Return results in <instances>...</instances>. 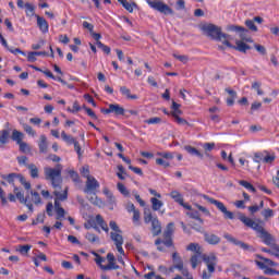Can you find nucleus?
<instances>
[{"label": "nucleus", "mask_w": 279, "mask_h": 279, "mask_svg": "<svg viewBox=\"0 0 279 279\" xmlns=\"http://www.w3.org/2000/svg\"><path fill=\"white\" fill-rule=\"evenodd\" d=\"M202 31L204 32L205 36H207L211 40L222 43V45H226V47H232V44H230L232 37L226 33H222L221 27L215 24H205L202 26Z\"/></svg>", "instance_id": "nucleus-1"}, {"label": "nucleus", "mask_w": 279, "mask_h": 279, "mask_svg": "<svg viewBox=\"0 0 279 279\" xmlns=\"http://www.w3.org/2000/svg\"><path fill=\"white\" fill-rule=\"evenodd\" d=\"M44 173L46 180L51 182L53 189L60 187V184H62V165H57L54 168L46 167Z\"/></svg>", "instance_id": "nucleus-2"}, {"label": "nucleus", "mask_w": 279, "mask_h": 279, "mask_svg": "<svg viewBox=\"0 0 279 279\" xmlns=\"http://www.w3.org/2000/svg\"><path fill=\"white\" fill-rule=\"evenodd\" d=\"M1 178L2 180H5L9 184H12V186H14V182L19 180V182L24 185V189L26 191H29L32 189V183L27 182L25 180V177H23V174L21 173L12 172L9 174H2Z\"/></svg>", "instance_id": "nucleus-3"}, {"label": "nucleus", "mask_w": 279, "mask_h": 279, "mask_svg": "<svg viewBox=\"0 0 279 279\" xmlns=\"http://www.w3.org/2000/svg\"><path fill=\"white\" fill-rule=\"evenodd\" d=\"M203 197L206 199V202H209V204H214V206H216V208H218V210H220V213H222L223 217L226 219H234V213L228 210V207H226V205L215 198L209 197L206 194H203Z\"/></svg>", "instance_id": "nucleus-4"}, {"label": "nucleus", "mask_w": 279, "mask_h": 279, "mask_svg": "<svg viewBox=\"0 0 279 279\" xmlns=\"http://www.w3.org/2000/svg\"><path fill=\"white\" fill-rule=\"evenodd\" d=\"M238 219H240L242 223L246 226V228H252V230H255V232H257V234L259 235L266 231L265 228H263V226L252 220V218L246 217L244 214L240 213Z\"/></svg>", "instance_id": "nucleus-5"}, {"label": "nucleus", "mask_w": 279, "mask_h": 279, "mask_svg": "<svg viewBox=\"0 0 279 279\" xmlns=\"http://www.w3.org/2000/svg\"><path fill=\"white\" fill-rule=\"evenodd\" d=\"M146 3H148L153 10H157V12H160L161 14H173V9L160 0H146Z\"/></svg>", "instance_id": "nucleus-6"}, {"label": "nucleus", "mask_w": 279, "mask_h": 279, "mask_svg": "<svg viewBox=\"0 0 279 279\" xmlns=\"http://www.w3.org/2000/svg\"><path fill=\"white\" fill-rule=\"evenodd\" d=\"M223 236L229 241V243H233V245L241 247V250H244V252H256L254 246L238 240L236 238L232 236L230 233H225Z\"/></svg>", "instance_id": "nucleus-7"}, {"label": "nucleus", "mask_w": 279, "mask_h": 279, "mask_svg": "<svg viewBox=\"0 0 279 279\" xmlns=\"http://www.w3.org/2000/svg\"><path fill=\"white\" fill-rule=\"evenodd\" d=\"M97 189H99V181H97L95 177H88L85 183L84 193L95 195V193H97Z\"/></svg>", "instance_id": "nucleus-8"}, {"label": "nucleus", "mask_w": 279, "mask_h": 279, "mask_svg": "<svg viewBox=\"0 0 279 279\" xmlns=\"http://www.w3.org/2000/svg\"><path fill=\"white\" fill-rule=\"evenodd\" d=\"M229 31L230 32H239L240 38L243 43H254V40H252V37H243L244 34H248V32H250L243 26L231 25V26H229Z\"/></svg>", "instance_id": "nucleus-9"}, {"label": "nucleus", "mask_w": 279, "mask_h": 279, "mask_svg": "<svg viewBox=\"0 0 279 279\" xmlns=\"http://www.w3.org/2000/svg\"><path fill=\"white\" fill-rule=\"evenodd\" d=\"M257 258H259V260H255L257 267H259V269H267L268 267H277L278 264H276V262L269 259V258H265L262 255H257Z\"/></svg>", "instance_id": "nucleus-10"}, {"label": "nucleus", "mask_w": 279, "mask_h": 279, "mask_svg": "<svg viewBox=\"0 0 279 279\" xmlns=\"http://www.w3.org/2000/svg\"><path fill=\"white\" fill-rule=\"evenodd\" d=\"M204 239L209 245H219L221 243V238L215 233L204 232Z\"/></svg>", "instance_id": "nucleus-11"}, {"label": "nucleus", "mask_w": 279, "mask_h": 279, "mask_svg": "<svg viewBox=\"0 0 279 279\" xmlns=\"http://www.w3.org/2000/svg\"><path fill=\"white\" fill-rule=\"evenodd\" d=\"M37 19V26L39 27L40 32L43 34H47L49 32V23H47V20L40 15H35Z\"/></svg>", "instance_id": "nucleus-12"}, {"label": "nucleus", "mask_w": 279, "mask_h": 279, "mask_svg": "<svg viewBox=\"0 0 279 279\" xmlns=\"http://www.w3.org/2000/svg\"><path fill=\"white\" fill-rule=\"evenodd\" d=\"M235 45L236 46L229 47V49H235L236 51H241V53H246L247 50L252 49V47L243 40H236Z\"/></svg>", "instance_id": "nucleus-13"}, {"label": "nucleus", "mask_w": 279, "mask_h": 279, "mask_svg": "<svg viewBox=\"0 0 279 279\" xmlns=\"http://www.w3.org/2000/svg\"><path fill=\"white\" fill-rule=\"evenodd\" d=\"M151 232L154 236H158L162 232V227L160 226V221L158 218H154L151 222Z\"/></svg>", "instance_id": "nucleus-14"}, {"label": "nucleus", "mask_w": 279, "mask_h": 279, "mask_svg": "<svg viewBox=\"0 0 279 279\" xmlns=\"http://www.w3.org/2000/svg\"><path fill=\"white\" fill-rule=\"evenodd\" d=\"M38 147H39L40 154H47L49 143L47 142V136L46 135H40Z\"/></svg>", "instance_id": "nucleus-15"}, {"label": "nucleus", "mask_w": 279, "mask_h": 279, "mask_svg": "<svg viewBox=\"0 0 279 279\" xmlns=\"http://www.w3.org/2000/svg\"><path fill=\"white\" fill-rule=\"evenodd\" d=\"M111 113L117 117H125V109L117 104H111Z\"/></svg>", "instance_id": "nucleus-16"}, {"label": "nucleus", "mask_w": 279, "mask_h": 279, "mask_svg": "<svg viewBox=\"0 0 279 279\" xmlns=\"http://www.w3.org/2000/svg\"><path fill=\"white\" fill-rule=\"evenodd\" d=\"M259 239L264 241L265 245H274V236L267 230L259 234Z\"/></svg>", "instance_id": "nucleus-17"}, {"label": "nucleus", "mask_w": 279, "mask_h": 279, "mask_svg": "<svg viewBox=\"0 0 279 279\" xmlns=\"http://www.w3.org/2000/svg\"><path fill=\"white\" fill-rule=\"evenodd\" d=\"M185 151H187V154H190L191 156H197V158H204V154H201L199 150H197V148L191 146V145H186L184 146Z\"/></svg>", "instance_id": "nucleus-18"}, {"label": "nucleus", "mask_w": 279, "mask_h": 279, "mask_svg": "<svg viewBox=\"0 0 279 279\" xmlns=\"http://www.w3.org/2000/svg\"><path fill=\"white\" fill-rule=\"evenodd\" d=\"M53 194L60 202H65V199H69V187H65L63 193L54 191Z\"/></svg>", "instance_id": "nucleus-19"}, {"label": "nucleus", "mask_w": 279, "mask_h": 279, "mask_svg": "<svg viewBox=\"0 0 279 279\" xmlns=\"http://www.w3.org/2000/svg\"><path fill=\"white\" fill-rule=\"evenodd\" d=\"M111 240H113L114 245H123V235L117 232L110 233Z\"/></svg>", "instance_id": "nucleus-20"}, {"label": "nucleus", "mask_w": 279, "mask_h": 279, "mask_svg": "<svg viewBox=\"0 0 279 279\" xmlns=\"http://www.w3.org/2000/svg\"><path fill=\"white\" fill-rule=\"evenodd\" d=\"M23 133L21 131H17V130H13V133H12V141H15V143L19 145L20 143H23Z\"/></svg>", "instance_id": "nucleus-21"}, {"label": "nucleus", "mask_w": 279, "mask_h": 279, "mask_svg": "<svg viewBox=\"0 0 279 279\" xmlns=\"http://www.w3.org/2000/svg\"><path fill=\"white\" fill-rule=\"evenodd\" d=\"M186 250L189 252H195L196 255H202V246H199L197 243H190L187 246H186Z\"/></svg>", "instance_id": "nucleus-22"}, {"label": "nucleus", "mask_w": 279, "mask_h": 279, "mask_svg": "<svg viewBox=\"0 0 279 279\" xmlns=\"http://www.w3.org/2000/svg\"><path fill=\"white\" fill-rule=\"evenodd\" d=\"M118 2L121 3L128 12H134V7L136 8V2L130 3L128 0H118Z\"/></svg>", "instance_id": "nucleus-23"}, {"label": "nucleus", "mask_w": 279, "mask_h": 279, "mask_svg": "<svg viewBox=\"0 0 279 279\" xmlns=\"http://www.w3.org/2000/svg\"><path fill=\"white\" fill-rule=\"evenodd\" d=\"M150 204H151L153 210H160L161 206H165L162 201H160L156 197L150 198Z\"/></svg>", "instance_id": "nucleus-24"}, {"label": "nucleus", "mask_w": 279, "mask_h": 279, "mask_svg": "<svg viewBox=\"0 0 279 279\" xmlns=\"http://www.w3.org/2000/svg\"><path fill=\"white\" fill-rule=\"evenodd\" d=\"M28 195H31L29 199L32 203L34 202L36 205L41 203L40 194H38V192H34L31 190V191H28Z\"/></svg>", "instance_id": "nucleus-25"}, {"label": "nucleus", "mask_w": 279, "mask_h": 279, "mask_svg": "<svg viewBox=\"0 0 279 279\" xmlns=\"http://www.w3.org/2000/svg\"><path fill=\"white\" fill-rule=\"evenodd\" d=\"M203 260L206 265H217V256L215 255H203Z\"/></svg>", "instance_id": "nucleus-26"}, {"label": "nucleus", "mask_w": 279, "mask_h": 279, "mask_svg": "<svg viewBox=\"0 0 279 279\" xmlns=\"http://www.w3.org/2000/svg\"><path fill=\"white\" fill-rule=\"evenodd\" d=\"M174 226L173 222H169L167 228H166V231L163 232V239H169V236H173V232H174Z\"/></svg>", "instance_id": "nucleus-27"}, {"label": "nucleus", "mask_w": 279, "mask_h": 279, "mask_svg": "<svg viewBox=\"0 0 279 279\" xmlns=\"http://www.w3.org/2000/svg\"><path fill=\"white\" fill-rule=\"evenodd\" d=\"M120 93L124 95V97H128V99H138V96L132 95L130 88L125 86L120 87Z\"/></svg>", "instance_id": "nucleus-28"}, {"label": "nucleus", "mask_w": 279, "mask_h": 279, "mask_svg": "<svg viewBox=\"0 0 279 279\" xmlns=\"http://www.w3.org/2000/svg\"><path fill=\"white\" fill-rule=\"evenodd\" d=\"M15 197H17L20 204H27L28 201L31 199L29 198V191L26 193V196L22 192H19V193L15 194Z\"/></svg>", "instance_id": "nucleus-29"}, {"label": "nucleus", "mask_w": 279, "mask_h": 279, "mask_svg": "<svg viewBox=\"0 0 279 279\" xmlns=\"http://www.w3.org/2000/svg\"><path fill=\"white\" fill-rule=\"evenodd\" d=\"M89 202L90 204H94V206H104V201H101V198L97 197V192H95V194H93V196L89 197Z\"/></svg>", "instance_id": "nucleus-30"}, {"label": "nucleus", "mask_w": 279, "mask_h": 279, "mask_svg": "<svg viewBox=\"0 0 279 279\" xmlns=\"http://www.w3.org/2000/svg\"><path fill=\"white\" fill-rule=\"evenodd\" d=\"M240 186H244V189H247V191H251V193H256V187L252 185L250 182L245 180H240L239 181Z\"/></svg>", "instance_id": "nucleus-31"}, {"label": "nucleus", "mask_w": 279, "mask_h": 279, "mask_svg": "<svg viewBox=\"0 0 279 279\" xmlns=\"http://www.w3.org/2000/svg\"><path fill=\"white\" fill-rule=\"evenodd\" d=\"M27 169L29 170L31 178H38V167H36V165L29 163L27 165Z\"/></svg>", "instance_id": "nucleus-32"}, {"label": "nucleus", "mask_w": 279, "mask_h": 279, "mask_svg": "<svg viewBox=\"0 0 279 279\" xmlns=\"http://www.w3.org/2000/svg\"><path fill=\"white\" fill-rule=\"evenodd\" d=\"M24 8L26 10V16H34L35 14V10L36 8L34 7V4L29 3V2H26L24 4Z\"/></svg>", "instance_id": "nucleus-33"}, {"label": "nucleus", "mask_w": 279, "mask_h": 279, "mask_svg": "<svg viewBox=\"0 0 279 279\" xmlns=\"http://www.w3.org/2000/svg\"><path fill=\"white\" fill-rule=\"evenodd\" d=\"M61 138L62 141H64V143H68V145H73L75 142V138L69 134H66V132H62L61 133Z\"/></svg>", "instance_id": "nucleus-34"}, {"label": "nucleus", "mask_w": 279, "mask_h": 279, "mask_svg": "<svg viewBox=\"0 0 279 279\" xmlns=\"http://www.w3.org/2000/svg\"><path fill=\"white\" fill-rule=\"evenodd\" d=\"M170 196L172 197V199H174V202H177V204H182V202L184 201V198H182V194H180V192L178 191H172L170 193Z\"/></svg>", "instance_id": "nucleus-35"}, {"label": "nucleus", "mask_w": 279, "mask_h": 279, "mask_svg": "<svg viewBox=\"0 0 279 279\" xmlns=\"http://www.w3.org/2000/svg\"><path fill=\"white\" fill-rule=\"evenodd\" d=\"M56 211V219L57 221H62V219H64L65 215H66V210H64V208H58V209H54Z\"/></svg>", "instance_id": "nucleus-36"}, {"label": "nucleus", "mask_w": 279, "mask_h": 279, "mask_svg": "<svg viewBox=\"0 0 279 279\" xmlns=\"http://www.w3.org/2000/svg\"><path fill=\"white\" fill-rule=\"evenodd\" d=\"M29 250H32V245L26 244V245H20L16 252H20L22 256H25V254H29Z\"/></svg>", "instance_id": "nucleus-37"}, {"label": "nucleus", "mask_w": 279, "mask_h": 279, "mask_svg": "<svg viewBox=\"0 0 279 279\" xmlns=\"http://www.w3.org/2000/svg\"><path fill=\"white\" fill-rule=\"evenodd\" d=\"M118 191L124 195V197H130V191L128 190V187H125V185L123 183H118Z\"/></svg>", "instance_id": "nucleus-38"}, {"label": "nucleus", "mask_w": 279, "mask_h": 279, "mask_svg": "<svg viewBox=\"0 0 279 279\" xmlns=\"http://www.w3.org/2000/svg\"><path fill=\"white\" fill-rule=\"evenodd\" d=\"M8 138H10V131L3 130L0 136V144L5 145V143H8Z\"/></svg>", "instance_id": "nucleus-39"}, {"label": "nucleus", "mask_w": 279, "mask_h": 279, "mask_svg": "<svg viewBox=\"0 0 279 279\" xmlns=\"http://www.w3.org/2000/svg\"><path fill=\"white\" fill-rule=\"evenodd\" d=\"M85 239H87L89 243H99V236L95 235V233L87 232Z\"/></svg>", "instance_id": "nucleus-40"}, {"label": "nucleus", "mask_w": 279, "mask_h": 279, "mask_svg": "<svg viewBox=\"0 0 279 279\" xmlns=\"http://www.w3.org/2000/svg\"><path fill=\"white\" fill-rule=\"evenodd\" d=\"M145 123L148 125H158L159 123H162V119L158 117L149 118L148 120H145Z\"/></svg>", "instance_id": "nucleus-41"}, {"label": "nucleus", "mask_w": 279, "mask_h": 279, "mask_svg": "<svg viewBox=\"0 0 279 279\" xmlns=\"http://www.w3.org/2000/svg\"><path fill=\"white\" fill-rule=\"evenodd\" d=\"M264 154V162L266 165H271V162H274V160H276V155H269V153L265 151Z\"/></svg>", "instance_id": "nucleus-42"}, {"label": "nucleus", "mask_w": 279, "mask_h": 279, "mask_svg": "<svg viewBox=\"0 0 279 279\" xmlns=\"http://www.w3.org/2000/svg\"><path fill=\"white\" fill-rule=\"evenodd\" d=\"M23 130L24 132H26V134H28L29 136H36V131H34V129L29 125L24 123L23 124Z\"/></svg>", "instance_id": "nucleus-43"}, {"label": "nucleus", "mask_w": 279, "mask_h": 279, "mask_svg": "<svg viewBox=\"0 0 279 279\" xmlns=\"http://www.w3.org/2000/svg\"><path fill=\"white\" fill-rule=\"evenodd\" d=\"M69 175H70L72 182H75L76 184H80V182H81L80 181V174L77 172H75L73 170H70Z\"/></svg>", "instance_id": "nucleus-44"}, {"label": "nucleus", "mask_w": 279, "mask_h": 279, "mask_svg": "<svg viewBox=\"0 0 279 279\" xmlns=\"http://www.w3.org/2000/svg\"><path fill=\"white\" fill-rule=\"evenodd\" d=\"M144 221L145 223H151L154 221V216L151 215V211L149 210L144 211Z\"/></svg>", "instance_id": "nucleus-45"}, {"label": "nucleus", "mask_w": 279, "mask_h": 279, "mask_svg": "<svg viewBox=\"0 0 279 279\" xmlns=\"http://www.w3.org/2000/svg\"><path fill=\"white\" fill-rule=\"evenodd\" d=\"M245 25L251 29V32H258V27L254 24V20H246Z\"/></svg>", "instance_id": "nucleus-46"}, {"label": "nucleus", "mask_w": 279, "mask_h": 279, "mask_svg": "<svg viewBox=\"0 0 279 279\" xmlns=\"http://www.w3.org/2000/svg\"><path fill=\"white\" fill-rule=\"evenodd\" d=\"M17 145H20V151H22L23 154H27V153L32 151V149L29 148V145H27V143H25V142H21Z\"/></svg>", "instance_id": "nucleus-47"}, {"label": "nucleus", "mask_w": 279, "mask_h": 279, "mask_svg": "<svg viewBox=\"0 0 279 279\" xmlns=\"http://www.w3.org/2000/svg\"><path fill=\"white\" fill-rule=\"evenodd\" d=\"M189 215H190V217H191L192 219H196V221H199V223H204V219H202V218L199 217V211L194 210V211H191Z\"/></svg>", "instance_id": "nucleus-48"}, {"label": "nucleus", "mask_w": 279, "mask_h": 279, "mask_svg": "<svg viewBox=\"0 0 279 279\" xmlns=\"http://www.w3.org/2000/svg\"><path fill=\"white\" fill-rule=\"evenodd\" d=\"M156 165H159L160 167H163L165 169H167V167H170L169 161H167V159H163V158H157Z\"/></svg>", "instance_id": "nucleus-49"}, {"label": "nucleus", "mask_w": 279, "mask_h": 279, "mask_svg": "<svg viewBox=\"0 0 279 279\" xmlns=\"http://www.w3.org/2000/svg\"><path fill=\"white\" fill-rule=\"evenodd\" d=\"M265 153H255L254 154V162H264Z\"/></svg>", "instance_id": "nucleus-50"}, {"label": "nucleus", "mask_w": 279, "mask_h": 279, "mask_svg": "<svg viewBox=\"0 0 279 279\" xmlns=\"http://www.w3.org/2000/svg\"><path fill=\"white\" fill-rule=\"evenodd\" d=\"M260 108H263V104L256 101L253 102L251 106L250 114H254V112H256V110H260Z\"/></svg>", "instance_id": "nucleus-51"}, {"label": "nucleus", "mask_w": 279, "mask_h": 279, "mask_svg": "<svg viewBox=\"0 0 279 279\" xmlns=\"http://www.w3.org/2000/svg\"><path fill=\"white\" fill-rule=\"evenodd\" d=\"M158 156H161L165 160H173L175 157L173 153H158Z\"/></svg>", "instance_id": "nucleus-52"}, {"label": "nucleus", "mask_w": 279, "mask_h": 279, "mask_svg": "<svg viewBox=\"0 0 279 279\" xmlns=\"http://www.w3.org/2000/svg\"><path fill=\"white\" fill-rule=\"evenodd\" d=\"M81 173L83 178H86V180H88V178H93V175H90V170L88 169V166L83 167Z\"/></svg>", "instance_id": "nucleus-53"}, {"label": "nucleus", "mask_w": 279, "mask_h": 279, "mask_svg": "<svg viewBox=\"0 0 279 279\" xmlns=\"http://www.w3.org/2000/svg\"><path fill=\"white\" fill-rule=\"evenodd\" d=\"M98 49H101L104 53L109 54L110 53V47L104 45L101 41L96 43Z\"/></svg>", "instance_id": "nucleus-54"}, {"label": "nucleus", "mask_w": 279, "mask_h": 279, "mask_svg": "<svg viewBox=\"0 0 279 279\" xmlns=\"http://www.w3.org/2000/svg\"><path fill=\"white\" fill-rule=\"evenodd\" d=\"M174 121L179 125H189V121L184 120V118H181L180 116L174 114Z\"/></svg>", "instance_id": "nucleus-55"}, {"label": "nucleus", "mask_w": 279, "mask_h": 279, "mask_svg": "<svg viewBox=\"0 0 279 279\" xmlns=\"http://www.w3.org/2000/svg\"><path fill=\"white\" fill-rule=\"evenodd\" d=\"M199 260V255H193L190 259L193 269H197V263Z\"/></svg>", "instance_id": "nucleus-56"}, {"label": "nucleus", "mask_w": 279, "mask_h": 279, "mask_svg": "<svg viewBox=\"0 0 279 279\" xmlns=\"http://www.w3.org/2000/svg\"><path fill=\"white\" fill-rule=\"evenodd\" d=\"M254 47H255L256 51H258V53H260L262 56H265L267 53V49L265 48V46L254 44Z\"/></svg>", "instance_id": "nucleus-57"}, {"label": "nucleus", "mask_w": 279, "mask_h": 279, "mask_svg": "<svg viewBox=\"0 0 279 279\" xmlns=\"http://www.w3.org/2000/svg\"><path fill=\"white\" fill-rule=\"evenodd\" d=\"M141 220V211L134 210L133 211V222L135 226H140L138 221Z\"/></svg>", "instance_id": "nucleus-58"}, {"label": "nucleus", "mask_w": 279, "mask_h": 279, "mask_svg": "<svg viewBox=\"0 0 279 279\" xmlns=\"http://www.w3.org/2000/svg\"><path fill=\"white\" fill-rule=\"evenodd\" d=\"M262 215L265 219H270V217H274V211L272 209L267 208L262 211Z\"/></svg>", "instance_id": "nucleus-59"}, {"label": "nucleus", "mask_w": 279, "mask_h": 279, "mask_svg": "<svg viewBox=\"0 0 279 279\" xmlns=\"http://www.w3.org/2000/svg\"><path fill=\"white\" fill-rule=\"evenodd\" d=\"M109 226H110L111 230H113V232H116V233H121L122 232L121 229L119 228V226L117 225V221L111 220L109 222Z\"/></svg>", "instance_id": "nucleus-60"}, {"label": "nucleus", "mask_w": 279, "mask_h": 279, "mask_svg": "<svg viewBox=\"0 0 279 279\" xmlns=\"http://www.w3.org/2000/svg\"><path fill=\"white\" fill-rule=\"evenodd\" d=\"M81 110H82V107H80V104L77 101H74L73 109L68 108V111L72 112L73 114H75V112H80Z\"/></svg>", "instance_id": "nucleus-61"}, {"label": "nucleus", "mask_w": 279, "mask_h": 279, "mask_svg": "<svg viewBox=\"0 0 279 279\" xmlns=\"http://www.w3.org/2000/svg\"><path fill=\"white\" fill-rule=\"evenodd\" d=\"M114 262H109L108 265H100V269H102V271H110V269H114Z\"/></svg>", "instance_id": "nucleus-62"}, {"label": "nucleus", "mask_w": 279, "mask_h": 279, "mask_svg": "<svg viewBox=\"0 0 279 279\" xmlns=\"http://www.w3.org/2000/svg\"><path fill=\"white\" fill-rule=\"evenodd\" d=\"M203 147L205 151H213L215 149V143H205Z\"/></svg>", "instance_id": "nucleus-63"}, {"label": "nucleus", "mask_w": 279, "mask_h": 279, "mask_svg": "<svg viewBox=\"0 0 279 279\" xmlns=\"http://www.w3.org/2000/svg\"><path fill=\"white\" fill-rule=\"evenodd\" d=\"M27 60H28L29 62H36V52H35V51L28 52V54H27Z\"/></svg>", "instance_id": "nucleus-64"}]
</instances>
